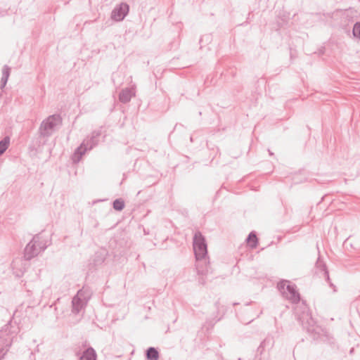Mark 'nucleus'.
<instances>
[{
	"label": "nucleus",
	"instance_id": "f257e3e1",
	"mask_svg": "<svg viewBox=\"0 0 360 360\" xmlns=\"http://www.w3.org/2000/svg\"><path fill=\"white\" fill-rule=\"evenodd\" d=\"M193 246L196 259V269L198 274L206 275L208 273V264L207 262V245L205 238L201 232L197 231L193 236Z\"/></svg>",
	"mask_w": 360,
	"mask_h": 360
},
{
	"label": "nucleus",
	"instance_id": "f03ea898",
	"mask_svg": "<svg viewBox=\"0 0 360 360\" xmlns=\"http://www.w3.org/2000/svg\"><path fill=\"white\" fill-rule=\"evenodd\" d=\"M48 245L46 242L41 240L39 234L33 236L30 242L24 250V257L26 260H30L41 252L45 250Z\"/></svg>",
	"mask_w": 360,
	"mask_h": 360
},
{
	"label": "nucleus",
	"instance_id": "7ed1b4c3",
	"mask_svg": "<svg viewBox=\"0 0 360 360\" xmlns=\"http://www.w3.org/2000/svg\"><path fill=\"white\" fill-rule=\"evenodd\" d=\"M101 132L100 130L94 131L90 139L84 140L81 145L75 150L73 160L75 162H79L82 155L87 150H91L98 143V138Z\"/></svg>",
	"mask_w": 360,
	"mask_h": 360
},
{
	"label": "nucleus",
	"instance_id": "20e7f679",
	"mask_svg": "<svg viewBox=\"0 0 360 360\" xmlns=\"http://www.w3.org/2000/svg\"><path fill=\"white\" fill-rule=\"evenodd\" d=\"M61 124L62 118L59 115L55 114L49 116L40 125L39 132L41 136L43 137L50 136L54 131L56 127Z\"/></svg>",
	"mask_w": 360,
	"mask_h": 360
},
{
	"label": "nucleus",
	"instance_id": "39448f33",
	"mask_svg": "<svg viewBox=\"0 0 360 360\" xmlns=\"http://www.w3.org/2000/svg\"><path fill=\"white\" fill-rule=\"evenodd\" d=\"M277 288L282 295L292 303H298L300 300V293L296 290L295 285H291L288 281H281Z\"/></svg>",
	"mask_w": 360,
	"mask_h": 360
},
{
	"label": "nucleus",
	"instance_id": "423d86ee",
	"mask_svg": "<svg viewBox=\"0 0 360 360\" xmlns=\"http://www.w3.org/2000/svg\"><path fill=\"white\" fill-rule=\"evenodd\" d=\"M129 11V6L127 3H121L112 10L111 18L117 22L124 20Z\"/></svg>",
	"mask_w": 360,
	"mask_h": 360
},
{
	"label": "nucleus",
	"instance_id": "0eeeda50",
	"mask_svg": "<svg viewBox=\"0 0 360 360\" xmlns=\"http://www.w3.org/2000/svg\"><path fill=\"white\" fill-rule=\"evenodd\" d=\"M305 318L304 316H302V318H300V319L302 320V326L303 327L307 330V331L309 333H311L312 335H314V338H315V335L318 333V328L314 326V321L313 320V319L311 317H309L308 315H307L306 316V323H304V319Z\"/></svg>",
	"mask_w": 360,
	"mask_h": 360
},
{
	"label": "nucleus",
	"instance_id": "6e6552de",
	"mask_svg": "<svg viewBox=\"0 0 360 360\" xmlns=\"http://www.w3.org/2000/svg\"><path fill=\"white\" fill-rule=\"evenodd\" d=\"M133 96H135L134 90L133 89L126 88L120 91L119 94V100L123 103H127Z\"/></svg>",
	"mask_w": 360,
	"mask_h": 360
},
{
	"label": "nucleus",
	"instance_id": "1a4fd4ad",
	"mask_svg": "<svg viewBox=\"0 0 360 360\" xmlns=\"http://www.w3.org/2000/svg\"><path fill=\"white\" fill-rule=\"evenodd\" d=\"M81 290L78 291L77 294L72 298V311L74 314H78L84 305V300L79 297Z\"/></svg>",
	"mask_w": 360,
	"mask_h": 360
},
{
	"label": "nucleus",
	"instance_id": "9d476101",
	"mask_svg": "<svg viewBox=\"0 0 360 360\" xmlns=\"http://www.w3.org/2000/svg\"><path fill=\"white\" fill-rule=\"evenodd\" d=\"M316 269L319 273L322 274L324 278L328 281L330 280L329 274L326 268V264L320 257L318 258L316 262Z\"/></svg>",
	"mask_w": 360,
	"mask_h": 360
},
{
	"label": "nucleus",
	"instance_id": "9b49d317",
	"mask_svg": "<svg viewBox=\"0 0 360 360\" xmlns=\"http://www.w3.org/2000/svg\"><path fill=\"white\" fill-rule=\"evenodd\" d=\"M96 353L91 347L85 349L82 354L79 356V360H96Z\"/></svg>",
	"mask_w": 360,
	"mask_h": 360
},
{
	"label": "nucleus",
	"instance_id": "f8f14e48",
	"mask_svg": "<svg viewBox=\"0 0 360 360\" xmlns=\"http://www.w3.org/2000/svg\"><path fill=\"white\" fill-rule=\"evenodd\" d=\"M10 73H11V68L8 65H5L2 69V77L1 79V86H0L1 89H3L5 87L6 84L8 82V77L10 76Z\"/></svg>",
	"mask_w": 360,
	"mask_h": 360
},
{
	"label": "nucleus",
	"instance_id": "ddd939ff",
	"mask_svg": "<svg viewBox=\"0 0 360 360\" xmlns=\"http://www.w3.org/2000/svg\"><path fill=\"white\" fill-rule=\"evenodd\" d=\"M146 356L148 360H158L159 352L153 347H150L146 352Z\"/></svg>",
	"mask_w": 360,
	"mask_h": 360
},
{
	"label": "nucleus",
	"instance_id": "4468645a",
	"mask_svg": "<svg viewBox=\"0 0 360 360\" xmlns=\"http://www.w3.org/2000/svg\"><path fill=\"white\" fill-rule=\"evenodd\" d=\"M246 241L252 248H255L258 243L256 233L255 231L250 232L246 239Z\"/></svg>",
	"mask_w": 360,
	"mask_h": 360
},
{
	"label": "nucleus",
	"instance_id": "2eb2a0df",
	"mask_svg": "<svg viewBox=\"0 0 360 360\" xmlns=\"http://www.w3.org/2000/svg\"><path fill=\"white\" fill-rule=\"evenodd\" d=\"M9 143L10 138L8 136H6L1 141H0V155H3L6 150L9 146Z\"/></svg>",
	"mask_w": 360,
	"mask_h": 360
},
{
	"label": "nucleus",
	"instance_id": "dca6fc26",
	"mask_svg": "<svg viewBox=\"0 0 360 360\" xmlns=\"http://www.w3.org/2000/svg\"><path fill=\"white\" fill-rule=\"evenodd\" d=\"M124 205V201L121 198L116 199L112 202V207L117 211H122Z\"/></svg>",
	"mask_w": 360,
	"mask_h": 360
},
{
	"label": "nucleus",
	"instance_id": "f3484780",
	"mask_svg": "<svg viewBox=\"0 0 360 360\" xmlns=\"http://www.w3.org/2000/svg\"><path fill=\"white\" fill-rule=\"evenodd\" d=\"M352 34L354 37L360 39V22H357L354 24L352 30Z\"/></svg>",
	"mask_w": 360,
	"mask_h": 360
},
{
	"label": "nucleus",
	"instance_id": "a211bd4d",
	"mask_svg": "<svg viewBox=\"0 0 360 360\" xmlns=\"http://www.w3.org/2000/svg\"><path fill=\"white\" fill-rule=\"evenodd\" d=\"M104 259L105 258L103 255L96 254L94 261L95 264H101L104 262Z\"/></svg>",
	"mask_w": 360,
	"mask_h": 360
},
{
	"label": "nucleus",
	"instance_id": "6ab92c4d",
	"mask_svg": "<svg viewBox=\"0 0 360 360\" xmlns=\"http://www.w3.org/2000/svg\"><path fill=\"white\" fill-rule=\"evenodd\" d=\"M266 342V340H264V341H262L261 342L260 345L259 346V347L257 349L258 352H259L260 353H262L263 352V350L264 349Z\"/></svg>",
	"mask_w": 360,
	"mask_h": 360
},
{
	"label": "nucleus",
	"instance_id": "aec40b11",
	"mask_svg": "<svg viewBox=\"0 0 360 360\" xmlns=\"http://www.w3.org/2000/svg\"><path fill=\"white\" fill-rule=\"evenodd\" d=\"M200 282L202 284H204V283H205V281L203 280V278H201V280H200Z\"/></svg>",
	"mask_w": 360,
	"mask_h": 360
},
{
	"label": "nucleus",
	"instance_id": "412c9836",
	"mask_svg": "<svg viewBox=\"0 0 360 360\" xmlns=\"http://www.w3.org/2000/svg\"><path fill=\"white\" fill-rule=\"evenodd\" d=\"M269 155H273V153L269 150Z\"/></svg>",
	"mask_w": 360,
	"mask_h": 360
}]
</instances>
